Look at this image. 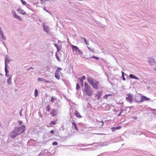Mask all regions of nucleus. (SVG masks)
<instances>
[{"label":"nucleus","instance_id":"obj_49","mask_svg":"<svg viewBox=\"0 0 156 156\" xmlns=\"http://www.w3.org/2000/svg\"><path fill=\"white\" fill-rule=\"evenodd\" d=\"M44 10L46 11V12H48V13H51L50 12H49L48 11V10H46V9H45V7H44Z\"/></svg>","mask_w":156,"mask_h":156},{"label":"nucleus","instance_id":"obj_59","mask_svg":"<svg viewBox=\"0 0 156 156\" xmlns=\"http://www.w3.org/2000/svg\"><path fill=\"white\" fill-rule=\"evenodd\" d=\"M41 1H43V0H41ZM43 1H48V0H43Z\"/></svg>","mask_w":156,"mask_h":156},{"label":"nucleus","instance_id":"obj_32","mask_svg":"<svg viewBox=\"0 0 156 156\" xmlns=\"http://www.w3.org/2000/svg\"><path fill=\"white\" fill-rule=\"evenodd\" d=\"M21 2L22 3V4L23 5H26L27 4V2H25V1H23V0L22 1V2Z\"/></svg>","mask_w":156,"mask_h":156},{"label":"nucleus","instance_id":"obj_52","mask_svg":"<svg viewBox=\"0 0 156 156\" xmlns=\"http://www.w3.org/2000/svg\"><path fill=\"white\" fill-rule=\"evenodd\" d=\"M22 109L20 111V116H22Z\"/></svg>","mask_w":156,"mask_h":156},{"label":"nucleus","instance_id":"obj_64","mask_svg":"<svg viewBox=\"0 0 156 156\" xmlns=\"http://www.w3.org/2000/svg\"><path fill=\"white\" fill-rule=\"evenodd\" d=\"M21 2H22V1H23V0H20Z\"/></svg>","mask_w":156,"mask_h":156},{"label":"nucleus","instance_id":"obj_23","mask_svg":"<svg viewBox=\"0 0 156 156\" xmlns=\"http://www.w3.org/2000/svg\"><path fill=\"white\" fill-rule=\"evenodd\" d=\"M129 77L132 79H134L137 80H139V79L137 77L132 74H130L129 75Z\"/></svg>","mask_w":156,"mask_h":156},{"label":"nucleus","instance_id":"obj_4","mask_svg":"<svg viewBox=\"0 0 156 156\" xmlns=\"http://www.w3.org/2000/svg\"><path fill=\"white\" fill-rule=\"evenodd\" d=\"M16 127V131L19 135L23 133L25 131V126L24 125L22 126H21L18 127Z\"/></svg>","mask_w":156,"mask_h":156},{"label":"nucleus","instance_id":"obj_16","mask_svg":"<svg viewBox=\"0 0 156 156\" xmlns=\"http://www.w3.org/2000/svg\"><path fill=\"white\" fill-rule=\"evenodd\" d=\"M72 48L73 50L75 51L76 52H78L79 51V49L76 46L72 45Z\"/></svg>","mask_w":156,"mask_h":156},{"label":"nucleus","instance_id":"obj_43","mask_svg":"<svg viewBox=\"0 0 156 156\" xmlns=\"http://www.w3.org/2000/svg\"><path fill=\"white\" fill-rule=\"evenodd\" d=\"M87 48L89 49L90 51H92L93 52H94V49H93L92 48V49H91L90 48H89L88 46H87Z\"/></svg>","mask_w":156,"mask_h":156},{"label":"nucleus","instance_id":"obj_53","mask_svg":"<svg viewBox=\"0 0 156 156\" xmlns=\"http://www.w3.org/2000/svg\"><path fill=\"white\" fill-rule=\"evenodd\" d=\"M121 73H122V76H123V75L124 76V75L125 74L124 72H123V71H122Z\"/></svg>","mask_w":156,"mask_h":156},{"label":"nucleus","instance_id":"obj_58","mask_svg":"<svg viewBox=\"0 0 156 156\" xmlns=\"http://www.w3.org/2000/svg\"><path fill=\"white\" fill-rule=\"evenodd\" d=\"M97 134H100V135H103V134H102V133H98Z\"/></svg>","mask_w":156,"mask_h":156},{"label":"nucleus","instance_id":"obj_55","mask_svg":"<svg viewBox=\"0 0 156 156\" xmlns=\"http://www.w3.org/2000/svg\"><path fill=\"white\" fill-rule=\"evenodd\" d=\"M80 38H81V39H83V40H84V39H85V38L83 37H80Z\"/></svg>","mask_w":156,"mask_h":156},{"label":"nucleus","instance_id":"obj_11","mask_svg":"<svg viewBox=\"0 0 156 156\" xmlns=\"http://www.w3.org/2000/svg\"><path fill=\"white\" fill-rule=\"evenodd\" d=\"M57 111L56 109H54L52 110V111L50 112V114H52V116H54L57 115Z\"/></svg>","mask_w":156,"mask_h":156},{"label":"nucleus","instance_id":"obj_7","mask_svg":"<svg viewBox=\"0 0 156 156\" xmlns=\"http://www.w3.org/2000/svg\"><path fill=\"white\" fill-rule=\"evenodd\" d=\"M37 80L38 81H42L47 83H49L51 82V81L49 80H47L46 79L42 78H37Z\"/></svg>","mask_w":156,"mask_h":156},{"label":"nucleus","instance_id":"obj_40","mask_svg":"<svg viewBox=\"0 0 156 156\" xmlns=\"http://www.w3.org/2000/svg\"><path fill=\"white\" fill-rule=\"evenodd\" d=\"M3 31L2 30V29H1V27H0V37H1V35L2 33H3Z\"/></svg>","mask_w":156,"mask_h":156},{"label":"nucleus","instance_id":"obj_12","mask_svg":"<svg viewBox=\"0 0 156 156\" xmlns=\"http://www.w3.org/2000/svg\"><path fill=\"white\" fill-rule=\"evenodd\" d=\"M17 10L20 13L23 15H25L26 14V12L24 11L23 9H22L21 7L18 8L17 9Z\"/></svg>","mask_w":156,"mask_h":156},{"label":"nucleus","instance_id":"obj_60","mask_svg":"<svg viewBox=\"0 0 156 156\" xmlns=\"http://www.w3.org/2000/svg\"><path fill=\"white\" fill-rule=\"evenodd\" d=\"M90 58H86V59H89Z\"/></svg>","mask_w":156,"mask_h":156},{"label":"nucleus","instance_id":"obj_8","mask_svg":"<svg viewBox=\"0 0 156 156\" xmlns=\"http://www.w3.org/2000/svg\"><path fill=\"white\" fill-rule=\"evenodd\" d=\"M135 100L138 102L141 103V96L140 95L136 96L135 98Z\"/></svg>","mask_w":156,"mask_h":156},{"label":"nucleus","instance_id":"obj_3","mask_svg":"<svg viewBox=\"0 0 156 156\" xmlns=\"http://www.w3.org/2000/svg\"><path fill=\"white\" fill-rule=\"evenodd\" d=\"M16 128L15 127L14 130L9 134V136L12 139H15L17 136L19 135L16 131Z\"/></svg>","mask_w":156,"mask_h":156},{"label":"nucleus","instance_id":"obj_48","mask_svg":"<svg viewBox=\"0 0 156 156\" xmlns=\"http://www.w3.org/2000/svg\"><path fill=\"white\" fill-rule=\"evenodd\" d=\"M44 154H43L42 153H40L38 155V156H41L43 155Z\"/></svg>","mask_w":156,"mask_h":156},{"label":"nucleus","instance_id":"obj_39","mask_svg":"<svg viewBox=\"0 0 156 156\" xmlns=\"http://www.w3.org/2000/svg\"><path fill=\"white\" fill-rule=\"evenodd\" d=\"M122 77L123 80L124 81L126 80V78H125L124 76H122Z\"/></svg>","mask_w":156,"mask_h":156},{"label":"nucleus","instance_id":"obj_29","mask_svg":"<svg viewBox=\"0 0 156 156\" xmlns=\"http://www.w3.org/2000/svg\"><path fill=\"white\" fill-rule=\"evenodd\" d=\"M38 90L36 89L34 92L35 96L37 97L38 95Z\"/></svg>","mask_w":156,"mask_h":156},{"label":"nucleus","instance_id":"obj_26","mask_svg":"<svg viewBox=\"0 0 156 156\" xmlns=\"http://www.w3.org/2000/svg\"><path fill=\"white\" fill-rule=\"evenodd\" d=\"M56 121L53 120V121H51L50 124H51V125H55L56 124Z\"/></svg>","mask_w":156,"mask_h":156},{"label":"nucleus","instance_id":"obj_62","mask_svg":"<svg viewBox=\"0 0 156 156\" xmlns=\"http://www.w3.org/2000/svg\"><path fill=\"white\" fill-rule=\"evenodd\" d=\"M134 117V119H136V117L135 116Z\"/></svg>","mask_w":156,"mask_h":156},{"label":"nucleus","instance_id":"obj_41","mask_svg":"<svg viewBox=\"0 0 156 156\" xmlns=\"http://www.w3.org/2000/svg\"><path fill=\"white\" fill-rule=\"evenodd\" d=\"M18 123H19L20 125L21 126L22 123V122L21 121H18Z\"/></svg>","mask_w":156,"mask_h":156},{"label":"nucleus","instance_id":"obj_50","mask_svg":"<svg viewBox=\"0 0 156 156\" xmlns=\"http://www.w3.org/2000/svg\"><path fill=\"white\" fill-rule=\"evenodd\" d=\"M33 68L32 67H30L28 69H27V70H30V69H33Z\"/></svg>","mask_w":156,"mask_h":156},{"label":"nucleus","instance_id":"obj_22","mask_svg":"<svg viewBox=\"0 0 156 156\" xmlns=\"http://www.w3.org/2000/svg\"><path fill=\"white\" fill-rule=\"evenodd\" d=\"M72 125L74 127L75 129L76 130L78 131L79 130L78 128L77 127L76 124L75 122H72Z\"/></svg>","mask_w":156,"mask_h":156},{"label":"nucleus","instance_id":"obj_10","mask_svg":"<svg viewBox=\"0 0 156 156\" xmlns=\"http://www.w3.org/2000/svg\"><path fill=\"white\" fill-rule=\"evenodd\" d=\"M60 71L59 70H56L55 72V77L57 79L59 80L60 78Z\"/></svg>","mask_w":156,"mask_h":156},{"label":"nucleus","instance_id":"obj_27","mask_svg":"<svg viewBox=\"0 0 156 156\" xmlns=\"http://www.w3.org/2000/svg\"><path fill=\"white\" fill-rule=\"evenodd\" d=\"M55 56H56V58L57 60L58 61H61V60L60 59V58H59V57H58V56L57 55V52H56L55 53Z\"/></svg>","mask_w":156,"mask_h":156},{"label":"nucleus","instance_id":"obj_1","mask_svg":"<svg viewBox=\"0 0 156 156\" xmlns=\"http://www.w3.org/2000/svg\"><path fill=\"white\" fill-rule=\"evenodd\" d=\"M87 79L88 82L91 84L93 88L96 89H98V81H97L95 79H93V78L90 76L88 77Z\"/></svg>","mask_w":156,"mask_h":156},{"label":"nucleus","instance_id":"obj_28","mask_svg":"<svg viewBox=\"0 0 156 156\" xmlns=\"http://www.w3.org/2000/svg\"><path fill=\"white\" fill-rule=\"evenodd\" d=\"M46 111H48V112H50V109H51V108L50 107V106H49V105H48L46 108Z\"/></svg>","mask_w":156,"mask_h":156},{"label":"nucleus","instance_id":"obj_34","mask_svg":"<svg viewBox=\"0 0 156 156\" xmlns=\"http://www.w3.org/2000/svg\"><path fill=\"white\" fill-rule=\"evenodd\" d=\"M57 51L58 52L60 51V49H61V48H60V46H58V47L57 48Z\"/></svg>","mask_w":156,"mask_h":156},{"label":"nucleus","instance_id":"obj_61","mask_svg":"<svg viewBox=\"0 0 156 156\" xmlns=\"http://www.w3.org/2000/svg\"><path fill=\"white\" fill-rule=\"evenodd\" d=\"M2 43H3V44H4V45H5V44H4V42L3 41H2Z\"/></svg>","mask_w":156,"mask_h":156},{"label":"nucleus","instance_id":"obj_17","mask_svg":"<svg viewBox=\"0 0 156 156\" xmlns=\"http://www.w3.org/2000/svg\"><path fill=\"white\" fill-rule=\"evenodd\" d=\"M150 99V98L147 97L145 96H141V102L144 101H148Z\"/></svg>","mask_w":156,"mask_h":156},{"label":"nucleus","instance_id":"obj_54","mask_svg":"<svg viewBox=\"0 0 156 156\" xmlns=\"http://www.w3.org/2000/svg\"><path fill=\"white\" fill-rule=\"evenodd\" d=\"M121 114H122V113L120 112L119 114H118V115H117L118 116H120L121 115Z\"/></svg>","mask_w":156,"mask_h":156},{"label":"nucleus","instance_id":"obj_35","mask_svg":"<svg viewBox=\"0 0 156 156\" xmlns=\"http://www.w3.org/2000/svg\"><path fill=\"white\" fill-rule=\"evenodd\" d=\"M112 95V94H106L105 96V98H108V96H111Z\"/></svg>","mask_w":156,"mask_h":156},{"label":"nucleus","instance_id":"obj_13","mask_svg":"<svg viewBox=\"0 0 156 156\" xmlns=\"http://www.w3.org/2000/svg\"><path fill=\"white\" fill-rule=\"evenodd\" d=\"M10 59L7 56V55H6L5 59V67L7 66V62L9 63L10 62Z\"/></svg>","mask_w":156,"mask_h":156},{"label":"nucleus","instance_id":"obj_37","mask_svg":"<svg viewBox=\"0 0 156 156\" xmlns=\"http://www.w3.org/2000/svg\"><path fill=\"white\" fill-rule=\"evenodd\" d=\"M84 42L87 45H89V44L87 43V40L85 39L84 40Z\"/></svg>","mask_w":156,"mask_h":156},{"label":"nucleus","instance_id":"obj_5","mask_svg":"<svg viewBox=\"0 0 156 156\" xmlns=\"http://www.w3.org/2000/svg\"><path fill=\"white\" fill-rule=\"evenodd\" d=\"M127 97L126 98V100L127 102L130 103H132L133 101V97L132 94L130 93L128 94L127 95Z\"/></svg>","mask_w":156,"mask_h":156},{"label":"nucleus","instance_id":"obj_57","mask_svg":"<svg viewBox=\"0 0 156 156\" xmlns=\"http://www.w3.org/2000/svg\"><path fill=\"white\" fill-rule=\"evenodd\" d=\"M151 110H153V111H156V109H151Z\"/></svg>","mask_w":156,"mask_h":156},{"label":"nucleus","instance_id":"obj_51","mask_svg":"<svg viewBox=\"0 0 156 156\" xmlns=\"http://www.w3.org/2000/svg\"><path fill=\"white\" fill-rule=\"evenodd\" d=\"M62 69L61 68L58 67V69L57 70H62Z\"/></svg>","mask_w":156,"mask_h":156},{"label":"nucleus","instance_id":"obj_14","mask_svg":"<svg viewBox=\"0 0 156 156\" xmlns=\"http://www.w3.org/2000/svg\"><path fill=\"white\" fill-rule=\"evenodd\" d=\"M43 28L44 30L46 33H48L49 32V27L48 26L45 25H43Z\"/></svg>","mask_w":156,"mask_h":156},{"label":"nucleus","instance_id":"obj_46","mask_svg":"<svg viewBox=\"0 0 156 156\" xmlns=\"http://www.w3.org/2000/svg\"><path fill=\"white\" fill-rule=\"evenodd\" d=\"M55 106L56 107H57L58 106V105L57 103H55L54 104Z\"/></svg>","mask_w":156,"mask_h":156},{"label":"nucleus","instance_id":"obj_31","mask_svg":"<svg viewBox=\"0 0 156 156\" xmlns=\"http://www.w3.org/2000/svg\"><path fill=\"white\" fill-rule=\"evenodd\" d=\"M89 58H95L97 60H98L99 59V57H95V56H92V57H90Z\"/></svg>","mask_w":156,"mask_h":156},{"label":"nucleus","instance_id":"obj_38","mask_svg":"<svg viewBox=\"0 0 156 156\" xmlns=\"http://www.w3.org/2000/svg\"><path fill=\"white\" fill-rule=\"evenodd\" d=\"M121 126H119L118 127H115L116 129H121Z\"/></svg>","mask_w":156,"mask_h":156},{"label":"nucleus","instance_id":"obj_47","mask_svg":"<svg viewBox=\"0 0 156 156\" xmlns=\"http://www.w3.org/2000/svg\"><path fill=\"white\" fill-rule=\"evenodd\" d=\"M54 130H51V131H50V133H51V134H53L54 133Z\"/></svg>","mask_w":156,"mask_h":156},{"label":"nucleus","instance_id":"obj_36","mask_svg":"<svg viewBox=\"0 0 156 156\" xmlns=\"http://www.w3.org/2000/svg\"><path fill=\"white\" fill-rule=\"evenodd\" d=\"M111 129H112V132H114V131H115V130H116L115 127H112Z\"/></svg>","mask_w":156,"mask_h":156},{"label":"nucleus","instance_id":"obj_9","mask_svg":"<svg viewBox=\"0 0 156 156\" xmlns=\"http://www.w3.org/2000/svg\"><path fill=\"white\" fill-rule=\"evenodd\" d=\"M85 76H83L81 77H80L79 78V80H80V84L81 85V86L82 87H83V81L85 79Z\"/></svg>","mask_w":156,"mask_h":156},{"label":"nucleus","instance_id":"obj_2","mask_svg":"<svg viewBox=\"0 0 156 156\" xmlns=\"http://www.w3.org/2000/svg\"><path fill=\"white\" fill-rule=\"evenodd\" d=\"M83 91L86 95L89 97L91 96L93 94V92L90 89V86L86 82L85 83Z\"/></svg>","mask_w":156,"mask_h":156},{"label":"nucleus","instance_id":"obj_24","mask_svg":"<svg viewBox=\"0 0 156 156\" xmlns=\"http://www.w3.org/2000/svg\"><path fill=\"white\" fill-rule=\"evenodd\" d=\"M0 37L1 38L3 39L4 40H6V37L4 36V34L3 33H2V34H1V37Z\"/></svg>","mask_w":156,"mask_h":156},{"label":"nucleus","instance_id":"obj_33","mask_svg":"<svg viewBox=\"0 0 156 156\" xmlns=\"http://www.w3.org/2000/svg\"><path fill=\"white\" fill-rule=\"evenodd\" d=\"M58 144V143L56 142H54L52 143V145H57Z\"/></svg>","mask_w":156,"mask_h":156},{"label":"nucleus","instance_id":"obj_19","mask_svg":"<svg viewBox=\"0 0 156 156\" xmlns=\"http://www.w3.org/2000/svg\"><path fill=\"white\" fill-rule=\"evenodd\" d=\"M12 76H11L10 77H9L7 79V82L8 85H10L12 84Z\"/></svg>","mask_w":156,"mask_h":156},{"label":"nucleus","instance_id":"obj_63","mask_svg":"<svg viewBox=\"0 0 156 156\" xmlns=\"http://www.w3.org/2000/svg\"><path fill=\"white\" fill-rule=\"evenodd\" d=\"M153 114L154 115H156V113H154Z\"/></svg>","mask_w":156,"mask_h":156},{"label":"nucleus","instance_id":"obj_42","mask_svg":"<svg viewBox=\"0 0 156 156\" xmlns=\"http://www.w3.org/2000/svg\"><path fill=\"white\" fill-rule=\"evenodd\" d=\"M79 52V53L80 54H83V52L82 51H80L79 50V51H78Z\"/></svg>","mask_w":156,"mask_h":156},{"label":"nucleus","instance_id":"obj_6","mask_svg":"<svg viewBox=\"0 0 156 156\" xmlns=\"http://www.w3.org/2000/svg\"><path fill=\"white\" fill-rule=\"evenodd\" d=\"M148 62L151 65H154L156 64V62L154 59L152 58L149 57L148 58Z\"/></svg>","mask_w":156,"mask_h":156},{"label":"nucleus","instance_id":"obj_20","mask_svg":"<svg viewBox=\"0 0 156 156\" xmlns=\"http://www.w3.org/2000/svg\"><path fill=\"white\" fill-rule=\"evenodd\" d=\"M74 114L78 118H80L82 117V116L80 115V113H79L76 110L75 111Z\"/></svg>","mask_w":156,"mask_h":156},{"label":"nucleus","instance_id":"obj_30","mask_svg":"<svg viewBox=\"0 0 156 156\" xmlns=\"http://www.w3.org/2000/svg\"><path fill=\"white\" fill-rule=\"evenodd\" d=\"M80 86L78 83L76 84V89L77 90H78L80 88Z\"/></svg>","mask_w":156,"mask_h":156},{"label":"nucleus","instance_id":"obj_21","mask_svg":"<svg viewBox=\"0 0 156 156\" xmlns=\"http://www.w3.org/2000/svg\"><path fill=\"white\" fill-rule=\"evenodd\" d=\"M5 75L7 77H9V75L8 74V73H9V71L8 70L7 66H6L5 67Z\"/></svg>","mask_w":156,"mask_h":156},{"label":"nucleus","instance_id":"obj_25","mask_svg":"<svg viewBox=\"0 0 156 156\" xmlns=\"http://www.w3.org/2000/svg\"><path fill=\"white\" fill-rule=\"evenodd\" d=\"M56 98L54 97H52L51 98V103H54V101L56 99Z\"/></svg>","mask_w":156,"mask_h":156},{"label":"nucleus","instance_id":"obj_18","mask_svg":"<svg viewBox=\"0 0 156 156\" xmlns=\"http://www.w3.org/2000/svg\"><path fill=\"white\" fill-rule=\"evenodd\" d=\"M102 91L101 90L100 91H98L97 93L95 95L98 97V100L100 99Z\"/></svg>","mask_w":156,"mask_h":156},{"label":"nucleus","instance_id":"obj_45","mask_svg":"<svg viewBox=\"0 0 156 156\" xmlns=\"http://www.w3.org/2000/svg\"><path fill=\"white\" fill-rule=\"evenodd\" d=\"M125 111V110H124L123 109H121V110H120V112H121V113H122V112H123V111Z\"/></svg>","mask_w":156,"mask_h":156},{"label":"nucleus","instance_id":"obj_56","mask_svg":"<svg viewBox=\"0 0 156 156\" xmlns=\"http://www.w3.org/2000/svg\"><path fill=\"white\" fill-rule=\"evenodd\" d=\"M102 125H101V126H102L104 125V122L103 121H101Z\"/></svg>","mask_w":156,"mask_h":156},{"label":"nucleus","instance_id":"obj_44","mask_svg":"<svg viewBox=\"0 0 156 156\" xmlns=\"http://www.w3.org/2000/svg\"><path fill=\"white\" fill-rule=\"evenodd\" d=\"M54 46L57 48L58 47V46H59L58 45V44H54Z\"/></svg>","mask_w":156,"mask_h":156},{"label":"nucleus","instance_id":"obj_15","mask_svg":"<svg viewBox=\"0 0 156 156\" xmlns=\"http://www.w3.org/2000/svg\"><path fill=\"white\" fill-rule=\"evenodd\" d=\"M13 17L14 18L17 19L19 20H22V19L21 17L17 15L15 12L13 14Z\"/></svg>","mask_w":156,"mask_h":156}]
</instances>
